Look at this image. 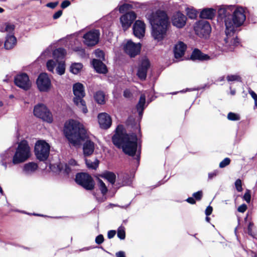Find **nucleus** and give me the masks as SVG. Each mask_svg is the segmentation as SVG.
Returning a JSON list of instances; mask_svg holds the SVG:
<instances>
[{"label": "nucleus", "instance_id": "obj_23", "mask_svg": "<svg viewBox=\"0 0 257 257\" xmlns=\"http://www.w3.org/2000/svg\"><path fill=\"white\" fill-rule=\"evenodd\" d=\"M190 59L192 60H199L204 61L209 59V56L207 54H204L198 49H195L191 55Z\"/></svg>", "mask_w": 257, "mask_h": 257}, {"label": "nucleus", "instance_id": "obj_6", "mask_svg": "<svg viewBox=\"0 0 257 257\" xmlns=\"http://www.w3.org/2000/svg\"><path fill=\"white\" fill-rule=\"evenodd\" d=\"M30 157V148L27 141H21L13 157L12 162L17 165L26 161Z\"/></svg>", "mask_w": 257, "mask_h": 257}, {"label": "nucleus", "instance_id": "obj_30", "mask_svg": "<svg viewBox=\"0 0 257 257\" xmlns=\"http://www.w3.org/2000/svg\"><path fill=\"white\" fill-rule=\"evenodd\" d=\"M85 162L87 168L94 170H96L98 168L99 163V161L97 158H95L94 161L85 159Z\"/></svg>", "mask_w": 257, "mask_h": 257}, {"label": "nucleus", "instance_id": "obj_49", "mask_svg": "<svg viewBox=\"0 0 257 257\" xmlns=\"http://www.w3.org/2000/svg\"><path fill=\"white\" fill-rule=\"evenodd\" d=\"M104 241V237L103 235L99 234L95 238V242L97 244H100Z\"/></svg>", "mask_w": 257, "mask_h": 257}, {"label": "nucleus", "instance_id": "obj_17", "mask_svg": "<svg viewBox=\"0 0 257 257\" xmlns=\"http://www.w3.org/2000/svg\"><path fill=\"white\" fill-rule=\"evenodd\" d=\"M150 66V63L148 59H145L142 61L139 66L137 75L142 80H145L147 77L148 70Z\"/></svg>", "mask_w": 257, "mask_h": 257}, {"label": "nucleus", "instance_id": "obj_29", "mask_svg": "<svg viewBox=\"0 0 257 257\" xmlns=\"http://www.w3.org/2000/svg\"><path fill=\"white\" fill-rule=\"evenodd\" d=\"M95 101L99 104L105 103V94L102 91H98L94 94Z\"/></svg>", "mask_w": 257, "mask_h": 257}, {"label": "nucleus", "instance_id": "obj_20", "mask_svg": "<svg viewBox=\"0 0 257 257\" xmlns=\"http://www.w3.org/2000/svg\"><path fill=\"white\" fill-rule=\"evenodd\" d=\"M98 122L101 128H108L111 124V118L106 113H101L98 115Z\"/></svg>", "mask_w": 257, "mask_h": 257}, {"label": "nucleus", "instance_id": "obj_2", "mask_svg": "<svg viewBox=\"0 0 257 257\" xmlns=\"http://www.w3.org/2000/svg\"><path fill=\"white\" fill-rule=\"evenodd\" d=\"M64 134L69 144L74 147H79L83 144L84 157L91 155L94 151V143L88 139L86 131L82 124L70 119L64 124Z\"/></svg>", "mask_w": 257, "mask_h": 257}, {"label": "nucleus", "instance_id": "obj_34", "mask_svg": "<svg viewBox=\"0 0 257 257\" xmlns=\"http://www.w3.org/2000/svg\"><path fill=\"white\" fill-rule=\"evenodd\" d=\"M6 26L4 30H1L2 32H7L10 34V35H14V31L15 29V26L14 24H12L9 23H6L5 24Z\"/></svg>", "mask_w": 257, "mask_h": 257}, {"label": "nucleus", "instance_id": "obj_58", "mask_svg": "<svg viewBox=\"0 0 257 257\" xmlns=\"http://www.w3.org/2000/svg\"><path fill=\"white\" fill-rule=\"evenodd\" d=\"M186 201L191 204H194L196 203V200L193 197H188Z\"/></svg>", "mask_w": 257, "mask_h": 257}, {"label": "nucleus", "instance_id": "obj_48", "mask_svg": "<svg viewBox=\"0 0 257 257\" xmlns=\"http://www.w3.org/2000/svg\"><path fill=\"white\" fill-rule=\"evenodd\" d=\"M251 195H250V191L249 190H246L245 193L243 195V199L247 202L249 203L250 201Z\"/></svg>", "mask_w": 257, "mask_h": 257}, {"label": "nucleus", "instance_id": "obj_27", "mask_svg": "<svg viewBox=\"0 0 257 257\" xmlns=\"http://www.w3.org/2000/svg\"><path fill=\"white\" fill-rule=\"evenodd\" d=\"M100 176L101 178L107 180L110 184L112 185L115 183L116 175L112 172L105 171L102 174H101Z\"/></svg>", "mask_w": 257, "mask_h": 257}, {"label": "nucleus", "instance_id": "obj_28", "mask_svg": "<svg viewBox=\"0 0 257 257\" xmlns=\"http://www.w3.org/2000/svg\"><path fill=\"white\" fill-rule=\"evenodd\" d=\"M66 54V50L63 48H58L53 52V56L56 61L63 59Z\"/></svg>", "mask_w": 257, "mask_h": 257}, {"label": "nucleus", "instance_id": "obj_63", "mask_svg": "<svg viewBox=\"0 0 257 257\" xmlns=\"http://www.w3.org/2000/svg\"><path fill=\"white\" fill-rule=\"evenodd\" d=\"M89 249V247H84L82 249H80L78 251H82L88 250Z\"/></svg>", "mask_w": 257, "mask_h": 257}, {"label": "nucleus", "instance_id": "obj_43", "mask_svg": "<svg viewBox=\"0 0 257 257\" xmlns=\"http://www.w3.org/2000/svg\"><path fill=\"white\" fill-rule=\"evenodd\" d=\"M132 183V180L128 174L124 175L123 177L122 186L130 185Z\"/></svg>", "mask_w": 257, "mask_h": 257}, {"label": "nucleus", "instance_id": "obj_60", "mask_svg": "<svg viewBox=\"0 0 257 257\" xmlns=\"http://www.w3.org/2000/svg\"><path fill=\"white\" fill-rule=\"evenodd\" d=\"M205 213L206 214L205 220L209 222V206L206 207Z\"/></svg>", "mask_w": 257, "mask_h": 257}, {"label": "nucleus", "instance_id": "obj_19", "mask_svg": "<svg viewBox=\"0 0 257 257\" xmlns=\"http://www.w3.org/2000/svg\"><path fill=\"white\" fill-rule=\"evenodd\" d=\"M186 20V17L182 13L178 12L173 16L172 24L178 28H182L185 25Z\"/></svg>", "mask_w": 257, "mask_h": 257}, {"label": "nucleus", "instance_id": "obj_36", "mask_svg": "<svg viewBox=\"0 0 257 257\" xmlns=\"http://www.w3.org/2000/svg\"><path fill=\"white\" fill-rule=\"evenodd\" d=\"M98 184H99V189L101 191V193L104 195H105L108 189L105 184V183L100 179H98Z\"/></svg>", "mask_w": 257, "mask_h": 257}, {"label": "nucleus", "instance_id": "obj_42", "mask_svg": "<svg viewBox=\"0 0 257 257\" xmlns=\"http://www.w3.org/2000/svg\"><path fill=\"white\" fill-rule=\"evenodd\" d=\"M226 79L228 82L230 81H239L240 82L241 81V77L237 75H228L226 77Z\"/></svg>", "mask_w": 257, "mask_h": 257}, {"label": "nucleus", "instance_id": "obj_51", "mask_svg": "<svg viewBox=\"0 0 257 257\" xmlns=\"http://www.w3.org/2000/svg\"><path fill=\"white\" fill-rule=\"evenodd\" d=\"M62 10H59L56 12L53 16V19L54 20H57L59 19L62 15Z\"/></svg>", "mask_w": 257, "mask_h": 257}, {"label": "nucleus", "instance_id": "obj_45", "mask_svg": "<svg viewBox=\"0 0 257 257\" xmlns=\"http://www.w3.org/2000/svg\"><path fill=\"white\" fill-rule=\"evenodd\" d=\"M192 197H193L195 200L197 201H199L201 199L203 196V193L202 191H198L196 192H195L192 195Z\"/></svg>", "mask_w": 257, "mask_h": 257}, {"label": "nucleus", "instance_id": "obj_50", "mask_svg": "<svg viewBox=\"0 0 257 257\" xmlns=\"http://www.w3.org/2000/svg\"><path fill=\"white\" fill-rule=\"evenodd\" d=\"M253 224L252 222H249L248 226H247V232L248 234L252 236H253V233L252 231V228L253 227Z\"/></svg>", "mask_w": 257, "mask_h": 257}, {"label": "nucleus", "instance_id": "obj_62", "mask_svg": "<svg viewBox=\"0 0 257 257\" xmlns=\"http://www.w3.org/2000/svg\"><path fill=\"white\" fill-rule=\"evenodd\" d=\"M144 110V108H140L139 109H137L140 117L142 116Z\"/></svg>", "mask_w": 257, "mask_h": 257}, {"label": "nucleus", "instance_id": "obj_57", "mask_svg": "<svg viewBox=\"0 0 257 257\" xmlns=\"http://www.w3.org/2000/svg\"><path fill=\"white\" fill-rule=\"evenodd\" d=\"M216 10L213 8H210V20L214 18L216 15Z\"/></svg>", "mask_w": 257, "mask_h": 257}, {"label": "nucleus", "instance_id": "obj_18", "mask_svg": "<svg viewBox=\"0 0 257 257\" xmlns=\"http://www.w3.org/2000/svg\"><path fill=\"white\" fill-rule=\"evenodd\" d=\"M145 24L140 20H137L133 25V30L134 36L139 39L143 38L145 33Z\"/></svg>", "mask_w": 257, "mask_h": 257}, {"label": "nucleus", "instance_id": "obj_39", "mask_svg": "<svg viewBox=\"0 0 257 257\" xmlns=\"http://www.w3.org/2000/svg\"><path fill=\"white\" fill-rule=\"evenodd\" d=\"M56 62L53 60H49L47 62V69L51 72H53L54 69L56 66Z\"/></svg>", "mask_w": 257, "mask_h": 257}, {"label": "nucleus", "instance_id": "obj_15", "mask_svg": "<svg viewBox=\"0 0 257 257\" xmlns=\"http://www.w3.org/2000/svg\"><path fill=\"white\" fill-rule=\"evenodd\" d=\"M123 50L124 52L131 57H135L140 52L141 44L140 43L136 44L130 40L124 45Z\"/></svg>", "mask_w": 257, "mask_h": 257}, {"label": "nucleus", "instance_id": "obj_5", "mask_svg": "<svg viewBox=\"0 0 257 257\" xmlns=\"http://www.w3.org/2000/svg\"><path fill=\"white\" fill-rule=\"evenodd\" d=\"M138 138L135 133L131 134V138L130 139L123 145L121 149L123 152L126 155L135 157L134 159L137 161V164L139 165L140 160L141 151H137Z\"/></svg>", "mask_w": 257, "mask_h": 257}, {"label": "nucleus", "instance_id": "obj_53", "mask_svg": "<svg viewBox=\"0 0 257 257\" xmlns=\"http://www.w3.org/2000/svg\"><path fill=\"white\" fill-rule=\"evenodd\" d=\"M246 209H247L246 205H245V204H243L240 205L238 207L237 210L239 212L243 213V212H245V211L246 210Z\"/></svg>", "mask_w": 257, "mask_h": 257}, {"label": "nucleus", "instance_id": "obj_10", "mask_svg": "<svg viewBox=\"0 0 257 257\" xmlns=\"http://www.w3.org/2000/svg\"><path fill=\"white\" fill-rule=\"evenodd\" d=\"M75 181L77 184L87 190H92L94 188V181L88 173L83 172L77 173Z\"/></svg>", "mask_w": 257, "mask_h": 257}, {"label": "nucleus", "instance_id": "obj_1", "mask_svg": "<svg viewBox=\"0 0 257 257\" xmlns=\"http://www.w3.org/2000/svg\"><path fill=\"white\" fill-rule=\"evenodd\" d=\"M245 10L242 7L233 5L222 6L217 11V21H224L225 26V34L223 47L222 51H232L234 47L239 44L237 37H235L234 32L237 28L241 26L246 19Z\"/></svg>", "mask_w": 257, "mask_h": 257}, {"label": "nucleus", "instance_id": "obj_7", "mask_svg": "<svg viewBox=\"0 0 257 257\" xmlns=\"http://www.w3.org/2000/svg\"><path fill=\"white\" fill-rule=\"evenodd\" d=\"M50 149V145L45 141H38L34 149L35 154L37 159L40 161L47 160L49 156Z\"/></svg>", "mask_w": 257, "mask_h": 257}, {"label": "nucleus", "instance_id": "obj_25", "mask_svg": "<svg viewBox=\"0 0 257 257\" xmlns=\"http://www.w3.org/2000/svg\"><path fill=\"white\" fill-rule=\"evenodd\" d=\"M38 168V165L34 162H29L24 165L23 172L26 175H31L34 173Z\"/></svg>", "mask_w": 257, "mask_h": 257}, {"label": "nucleus", "instance_id": "obj_11", "mask_svg": "<svg viewBox=\"0 0 257 257\" xmlns=\"http://www.w3.org/2000/svg\"><path fill=\"white\" fill-rule=\"evenodd\" d=\"M194 30L197 35L205 39L209 37V22L206 20L197 22Z\"/></svg>", "mask_w": 257, "mask_h": 257}, {"label": "nucleus", "instance_id": "obj_24", "mask_svg": "<svg viewBox=\"0 0 257 257\" xmlns=\"http://www.w3.org/2000/svg\"><path fill=\"white\" fill-rule=\"evenodd\" d=\"M17 43V39L14 35H8L6 38L4 47L7 50L12 49Z\"/></svg>", "mask_w": 257, "mask_h": 257}, {"label": "nucleus", "instance_id": "obj_14", "mask_svg": "<svg viewBox=\"0 0 257 257\" xmlns=\"http://www.w3.org/2000/svg\"><path fill=\"white\" fill-rule=\"evenodd\" d=\"M100 35L98 30L90 31L84 35V43L88 46H93L97 44Z\"/></svg>", "mask_w": 257, "mask_h": 257}, {"label": "nucleus", "instance_id": "obj_44", "mask_svg": "<svg viewBox=\"0 0 257 257\" xmlns=\"http://www.w3.org/2000/svg\"><path fill=\"white\" fill-rule=\"evenodd\" d=\"M230 163V159L229 158H225L219 163V167L223 168L228 166Z\"/></svg>", "mask_w": 257, "mask_h": 257}, {"label": "nucleus", "instance_id": "obj_4", "mask_svg": "<svg viewBox=\"0 0 257 257\" xmlns=\"http://www.w3.org/2000/svg\"><path fill=\"white\" fill-rule=\"evenodd\" d=\"M73 92L74 95L73 98L74 104L77 106L83 113H87L88 112V109L86 102L83 99L85 96L84 85L79 82L74 84L73 85Z\"/></svg>", "mask_w": 257, "mask_h": 257}, {"label": "nucleus", "instance_id": "obj_46", "mask_svg": "<svg viewBox=\"0 0 257 257\" xmlns=\"http://www.w3.org/2000/svg\"><path fill=\"white\" fill-rule=\"evenodd\" d=\"M95 56L100 59H102V60H104V53L103 51L99 49L95 50Z\"/></svg>", "mask_w": 257, "mask_h": 257}, {"label": "nucleus", "instance_id": "obj_40", "mask_svg": "<svg viewBox=\"0 0 257 257\" xmlns=\"http://www.w3.org/2000/svg\"><path fill=\"white\" fill-rule=\"evenodd\" d=\"M227 118L232 121L239 120L240 119V116L238 114L230 112L227 114Z\"/></svg>", "mask_w": 257, "mask_h": 257}, {"label": "nucleus", "instance_id": "obj_59", "mask_svg": "<svg viewBox=\"0 0 257 257\" xmlns=\"http://www.w3.org/2000/svg\"><path fill=\"white\" fill-rule=\"evenodd\" d=\"M116 257H125V253L123 251H119L115 253Z\"/></svg>", "mask_w": 257, "mask_h": 257}, {"label": "nucleus", "instance_id": "obj_33", "mask_svg": "<svg viewBox=\"0 0 257 257\" xmlns=\"http://www.w3.org/2000/svg\"><path fill=\"white\" fill-rule=\"evenodd\" d=\"M56 71L57 74L62 75L65 73V64L64 62H60L56 67Z\"/></svg>", "mask_w": 257, "mask_h": 257}, {"label": "nucleus", "instance_id": "obj_26", "mask_svg": "<svg viewBox=\"0 0 257 257\" xmlns=\"http://www.w3.org/2000/svg\"><path fill=\"white\" fill-rule=\"evenodd\" d=\"M57 170L59 172L61 173L64 176L68 177L72 171V168L67 164L60 163L57 165Z\"/></svg>", "mask_w": 257, "mask_h": 257}, {"label": "nucleus", "instance_id": "obj_31", "mask_svg": "<svg viewBox=\"0 0 257 257\" xmlns=\"http://www.w3.org/2000/svg\"><path fill=\"white\" fill-rule=\"evenodd\" d=\"M83 65L81 63H75L72 64L70 66V71L74 74H77L80 71Z\"/></svg>", "mask_w": 257, "mask_h": 257}, {"label": "nucleus", "instance_id": "obj_12", "mask_svg": "<svg viewBox=\"0 0 257 257\" xmlns=\"http://www.w3.org/2000/svg\"><path fill=\"white\" fill-rule=\"evenodd\" d=\"M38 89L41 92H47L51 86V82L47 74L42 73L39 74L36 80Z\"/></svg>", "mask_w": 257, "mask_h": 257}, {"label": "nucleus", "instance_id": "obj_56", "mask_svg": "<svg viewBox=\"0 0 257 257\" xmlns=\"http://www.w3.org/2000/svg\"><path fill=\"white\" fill-rule=\"evenodd\" d=\"M116 234V231L114 230H110L107 232V237L109 239L113 238Z\"/></svg>", "mask_w": 257, "mask_h": 257}, {"label": "nucleus", "instance_id": "obj_52", "mask_svg": "<svg viewBox=\"0 0 257 257\" xmlns=\"http://www.w3.org/2000/svg\"><path fill=\"white\" fill-rule=\"evenodd\" d=\"M70 4H71V3L69 1L65 0V1H63L62 3H61V7L62 9H65L67 7H68V6H69L70 5Z\"/></svg>", "mask_w": 257, "mask_h": 257}, {"label": "nucleus", "instance_id": "obj_38", "mask_svg": "<svg viewBox=\"0 0 257 257\" xmlns=\"http://www.w3.org/2000/svg\"><path fill=\"white\" fill-rule=\"evenodd\" d=\"M199 17L202 20L209 19V8L203 9L200 13Z\"/></svg>", "mask_w": 257, "mask_h": 257}, {"label": "nucleus", "instance_id": "obj_47", "mask_svg": "<svg viewBox=\"0 0 257 257\" xmlns=\"http://www.w3.org/2000/svg\"><path fill=\"white\" fill-rule=\"evenodd\" d=\"M235 186L236 190L238 192L242 191V183H241V181L240 179H238L236 180V181L235 182Z\"/></svg>", "mask_w": 257, "mask_h": 257}, {"label": "nucleus", "instance_id": "obj_32", "mask_svg": "<svg viewBox=\"0 0 257 257\" xmlns=\"http://www.w3.org/2000/svg\"><path fill=\"white\" fill-rule=\"evenodd\" d=\"M187 15L191 19H195L198 15V12L193 8H187L186 9Z\"/></svg>", "mask_w": 257, "mask_h": 257}, {"label": "nucleus", "instance_id": "obj_35", "mask_svg": "<svg viewBox=\"0 0 257 257\" xmlns=\"http://www.w3.org/2000/svg\"><path fill=\"white\" fill-rule=\"evenodd\" d=\"M146 103V96L145 94H142L141 95L139 101L136 105V109L145 108L144 105Z\"/></svg>", "mask_w": 257, "mask_h": 257}, {"label": "nucleus", "instance_id": "obj_9", "mask_svg": "<svg viewBox=\"0 0 257 257\" xmlns=\"http://www.w3.org/2000/svg\"><path fill=\"white\" fill-rule=\"evenodd\" d=\"M34 114L37 117L48 123L53 121V115L48 108L44 104L39 103L34 106Z\"/></svg>", "mask_w": 257, "mask_h": 257}, {"label": "nucleus", "instance_id": "obj_16", "mask_svg": "<svg viewBox=\"0 0 257 257\" xmlns=\"http://www.w3.org/2000/svg\"><path fill=\"white\" fill-rule=\"evenodd\" d=\"M136 17V13L131 11L126 13L120 18V22L124 31L126 30L130 27Z\"/></svg>", "mask_w": 257, "mask_h": 257}, {"label": "nucleus", "instance_id": "obj_13", "mask_svg": "<svg viewBox=\"0 0 257 257\" xmlns=\"http://www.w3.org/2000/svg\"><path fill=\"white\" fill-rule=\"evenodd\" d=\"M14 82L16 86L25 90H29L31 86L29 77L25 73L16 75L14 79Z\"/></svg>", "mask_w": 257, "mask_h": 257}, {"label": "nucleus", "instance_id": "obj_21", "mask_svg": "<svg viewBox=\"0 0 257 257\" xmlns=\"http://www.w3.org/2000/svg\"><path fill=\"white\" fill-rule=\"evenodd\" d=\"M91 64L95 70L100 74H106L107 72L106 66L100 60L93 59Z\"/></svg>", "mask_w": 257, "mask_h": 257}, {"label": "nucleus", "instance_id": "obj_61", "mask_svg": "<svg viewBox=\"0 0 257 257\" xmlns=\"http://www.w3.org/2000/svg\"><path fill=\"white\" fill-rule=\"evenodd\" d=\"M249 93L251 96L252 98L254 99H257V94L252 90H249Z\"/></svg>", "mask_w": 257, "mask_h": 257}, {"label": "nucleus", "instance_id": "obj_55", "mask_svg": "<svg viewBox=\"0 0 257 257\" xmlns=\"http://www.w3.org/2000/svg\"><path fill=\"white\" fill-rule=\"evenodd\" d=\"M123 95L124 97L129 98L132 96V94L128 89H125L123 91Z\"/></svg>", "mask_w": 257, "mask_h": 257}, {"label": "nucleus", "instance_id": "obj_37", "mask_svg": "<svg viewBox=\"0 0 257 257\" xmlns=\"http://www.w3.org/2000/svg\"><path fill=\"white\" fill-rule=\"evenodd\" d=\"M117 237L120 239H124L125 237V232L124 230V227L121 225L119 226L117 229Z\"/></svg>", "mask_w": 257, "mask_h": 257}, {"label": "nucleus", "instance_id": "obj_8", "mask_svg": "<svg viewBox=\"0 0 257 257\" xmlns=\"http://www.w3.org/2000/svg\"><path fill=\"white\" fill-rule=\"evenodd\" d=\"M123 126L118 125L116 128L115 134L112 137V142L113 145L119 149H121L123 145L131 138V134L123 132Z\"/></svg>", "mask_w": 257, "mask_h": 257}, {"label": "nucleus", "instance_id": "obj_41", "mask_svg": "<svg viewBox=\"0 0 257 257\" xmlns=\"http://www.w3.org/2000/svg\"><path fill=\"white\" fill-rule=\"evenodd\" d=\"M133 8L132 6L128 4H124L119 6V11L120 13H124L127 10Z\"/></svg>", "mask_w": 257, "mask_h": 257}, {"label": "nucleus", "instance_id": "obj_64", "mask_svg": "<svg viewBox=\"0 0 257 257\" xmlns=\"http://www.w3.org/2000/svg\"><path fill=\"white\" fill-rule=\"evenodd\" d=\"M235 92H236V91H235V89H233V90L231 89L230 94L231 95H234L235 94Z\"/></svg>", "mask_w": 257, "mask_h": 257}, {"label": "nucleus", "instance_id": "obj_3", "mask_svg": "<svg viewBox=\"0 0 257 257\" xmlns=\"http://www.w3.org/2000/svg\"><path fill=\"white\" fill-rule=\"evenodd\" d=\"M147 17L152 27L151 35L153 38L158 41L163 40L170 26L169 19L166 13L159 10Z\"/></svg>", "mask_w": 257, "mask_h": 257}, {"label": "nucleus", "instance_id": "obj_22", "mask_svg": "<svg viewBox=\"0 0 257 257\" xmlns=\"http://www.w3.org/2000/svg\"><path fill=\"white\" fill-rule=\"evenodd\" d=\"M186 48V45L182 42L176 44L174 48L175 58L178 59L182 57L184 55Z\"/></svg>", "mask_w": 257, "mask_h": 257}, {"label": "nucleus", "instance_id": "obj_54", "mask_svg": "<svg viewBox=\"0 0 257 257\" xmlns=\"http://www.w3.org/2000/svg\"><path fill=\"white\" fill-rule=\"evenodd\" d=\"M59 4L58 2H51L46 4V6L51 9H54Z\"/></svg>", "mask_w": 257, "mask_h": 257}]
</instances>
